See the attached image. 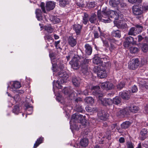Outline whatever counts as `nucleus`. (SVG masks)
Masks as SVG:
<instances>
[{"instance_id": "nucleus-38", "label": "nucleus", "mask_w": 148, "mask_h": 148, "mask_svg": "<svg viewBox=\"0 0 148 148\" xmlns=\"http://www.w3.org/2000/svg\"><path fill=\"white\" fill-rule=\"evenodd\" d=\"M126 40L129 43H131L132 44L136 43V41L134 40V38L131 36H129L126 38Z\"/></svg>"}, {"instance_id": "nucleus-8", "label": "nucleus", "mask_w": 148, "mask_h": 148, "mask_svg": "<svg viewBox=\"0 0 148 148\" xmlns=\"http://www.w3.org/2000/svg\"><path fill=\"white\" fill-rule=\"evenodd\" d=\"M103 66L97 67V74L98 77L100 78H104L106 77L107 74L105 70L103 69Z\"/></svg>"}, {"instance_id": "nucleus-50", "label": "nucleus", "mask_w": 148, "mask_h": 148, "mask_svg": "<svg viewBox=\"0 0 148 148\" xmlns=\"http://www.w3.org/2000/svg\"><path fill=\"white\" fill-rule=\"evenodd\" d=\"M70 90V89L68 88H64L63 90V92L64 93L65 95H69L70 94L69 91Z\"/></svg>"}, {"instance_id": "nucleus-54", "label": "nucleus", "mask_w": 148, "mask_h": 148, "mask_svg": "<svg viewBox=\"0 0 148 148\" xmlns=\"http://www.w3.org/2000/svg\"><path fill=\"white\" fill-rule=\"evenodd\" d=\"M26 110L27 111H30V113H28V112H27V114H32L33 110L32 108V107L27 106L26 108Z\"/></svg>"}, {"instance_id": "nucleus-15", "label": "nucleus", "mask_w": 148, "mask_h": 148, "mask_svg": "<svg viewBox=\"0 0 148 148\" xmlns=\"http://www.w3.org/2000/svg\"><path fill=\"white\" fill-rule=\"evenodd\" d=\"M109 114L104 111H100L98 114V117L101 120H105L108 116Z\"/></svg>"}, {"instance_id": "nucleus-44", "label": "nucleus", "mask_w": 148, "mask_h": 148, "mask_svg": "<svg viewBox=\"0 0 148 148\" xmlns=\"http://www.w3.org/2000/svg\"><path fill=\"white\" fill-rule=\"evenodd\" d=\"M44 38L45 40H47L49 42L50 41L53 42V39L52 38L51 35H46L45 36Z\"/></svg>"}, {"instance_id": "nucleus-17", "label": "nucleus", "mask_w": 148, "mask_h": 148, "mask_svg": "<svg viewBox=\"0 0 148 148\" xmlns=\"http://www.w3.org/2000/svg\"><path fill=\"white\" fill-rule=\"evenodd\" d=\"M72 82L75 86H78L81 83V80L79 77L74 76L72 78Z\"/></svg>"}, {"instance_id": "nucleus-9", "label": "nucleus", "mask_w": 148, "mask_h": 148, "mask_svg": "<svg viewBox=\"0 0 148 148\" xmlns=\"http://www.w3.org/2000/svg\"><path fill=\"white\" fill-rule=\"evenodd\" d=\"M107 13L110 17L111 18H114L115 20L121 18V16L119 15L118 13L113 10H110L107 12Z\"/></svg>"}, {"instance_id": "nucleus-42", "label": "nucleus", "mask_w": 148, "mask_h": 148, "mask_svg": "<svg viewBox=\"0 0 148 148\" xmlns=\"http://www.w3.org/2000/svg\"><path fill=\"white\" fill-rule=\"evenodd\" d=\"M95 5V1L89 2L87 3V6L88 8H90L94 7Z\"/></svg>"}, {"instance_id": "nucleus-1", "label": "nucleus", "mask_w": 148, "mask_h": 148, "mask_svg": "<svg viewBox=\"0 0 148 148\" xmlns=\"http://www.w3.org/2000/svg\"><path fill=\"white\" fill-rule=\"evenodd\" d=\"M94 95L98 97V101L104 106L112 105L113 104V100L110 99H103L102 98L103 94L102 92L99 90L100 87L99 86H94L91 89Z\"/></svg>"}, {"instance_id": "nucleus-22", "label": "nucleus", "mask_w": 148, "mask_h": 148, "mask_svg": "<svg viewBox=\"0 0 148 148\" xmlns=\"http://www.w3.org/2000/svg\"><path fill=\"white\" fill-rule=\"evenodd\" d=\"M49 18L50 20L54 24L58 23L60 21V19L55 16H50Z\"/></svg>"}, {"instance_id": "nucleus-14", "label": "nucleus", "mask_w": 148, "mask_h": 148, "mask_svg": "<svg viewBox=\"0 0 148 148\" xmlns=\"http://www.w3.org/2000/svg\"><path fill=\"white\" fill-rule=\"evenodd\" d=\"M72 67L74 69H77L79 68V61L76 58H74L72 61L70 62Z\"/></svg>"}, {"instance_id": "nucleus-41", "label": "nucleus", "mask_w": 148, "mask_h": 148, "mask_svg": "<svg viewBox=\"0 0 148 148\" xmlns=\"http://www.w3.org/2000/svg\"><path fill=\"white\" fill-rule=\"evenodd\" d=\"M12 86L15 88H18L21 87V85L19 82L15 81L13 82L12 84Z\"/></svg>"}, {"instance_id": "nucleus-12", "label": "nucleus", "mask_w": 148, "mask_h": 148, "mask_svg": "<svg viewBox=\"0 0 148 148\" xmlns=\"http://www.w3.org/2000/svg\"><path fill=\"white\" fill-rule=\"evenodd\" d=\"M130 112H131L130 107H127L122 110H120L116 115L117 116L121 115H128L129 114Z\"/></svg>"}, {"instance_id": "nucleus-47", "label": "nucleus", "mask_w": 148, "mask_h": 148, "mask_svg": "<svg viewBox=\"0 0 148 148\" xmlns=\"http://www.w3.org/2000/svg\"><path fill=\"white\" fill-rule=\"evenodd\" d=\"M19 107L17 106H15L13 110V112L15 114H18L19 112Z\"/></svg>"}, {"instance_id": "nucleus-36", "label": "nucleus", "mask_w": 148, "mask_h": 148, "mask_svg": "<svg viewBox=\"0 0 148 148\" xmlns=\"http://www.w3.org/2000/svg\"><path fill=\"white\" fill-rule=\"evenodd\" d=\"M131 112L133 113H135L137 112L138 110V107L136 106H133L130 107Z\"/></svg>"}, {"instance_id": "nucleus-58", "label": "nucleus", "mask_w": 148, "mask_h": 148, "mask_svg": "<svg viewBox=\"0 0 148 148\" xmlns=\"http://www.w3.org/2000/svg\"><path fill=\"white\" fill-rule=\"evenodd\" d=\"M60 41L59 40L58 41H56L55 42V45L57 49L58 48H60L58 46V45L60 43Z\"/></svg>"}, {"instance_id": "nucleus-31", "label": "nucleus", "mask_w": 148, "mask_h": 148, "mask_svg": "<svg viewBox=\"0 0 148 148\" xmlns=\"http://www.w3.org/2000/svg\"><path fill=\"white\" fill-rule=\"evenodd\" d=\"M80 144L81 146L86 147L88 145V140L86 138H83L80 141Z\"/></svg>"}, {"instance_id": "nucleus-32", "label": "nucleus", "mask_w": 148, "mask_h": 148, "mask_svg": "<svg viewBox=\"0 0 148 148\" xmlns=\"http://www.w3.org/2000/svg\"><path fill=\"white\" fill-rule=\"evenodd\" d=\"M97 19L96 15L95 14H93L89 18V20L91 23H95Z\"/></svg>"}, {"instance_id": "nucleus-19", "label": "nucleus", "mask_w": 148, "mask_h": 148, "mask_svg": "<svg viewBox=\"0 0 148 148\" xmlns=\"http://www.w3.org/2000/svg\"><path fill=\"white\" fill-rule=\"evenodd\" d=\"M85 52L86 54L90 55H91L92 51L91 46L89 44H86L85 45Z\"/></svg>"}, {"instance_id": "nucleus-40", "label": "nucleus", "mask_w": 148, "mask_h": 148, "mask_svg": "<svg viewBox=\"0 0 148 148\" xmlns=\"http://www.w3.org/2000/svg\"><path fill=\"white\" fill-rule=\"evenodd\" d=\"M130 52L133 53H137L139 51V49L138 48L134 47H130Z\"/></svg>"}, {"instance_id": "nucleus-23", "label": "nucleus", "mask_w": 148, "mask_h": 148, "mask_svg": "<svg viewBox=\"0 0 148 148\" xmlns=\"http://www.w3.org/2000/svg\"><path fill=\"white\" fill-rule=\"evenodd\" d=\"M139 86L140 87L148 88V83L143 79H142L139 82Z\"/></svg>"}, {"instance_id": "nucleus-56", "label": "nucleus", "mask_w": 148, "mask_h": 148, "mask_svg": "<svg viewBox=\"0 0 148 148\" xmlns=\"http://www.w3.org/2000/svg\"><path fill=\"white\" fill-rule=\"evenodd\" d=\"M77 112H84V110H83L82 108V106H79L77 108Z\"/></svg>"}, {"instance_id": "nucleus-21", "label": "nucleus", "mask_w": 148, "mask_h": 148, "mask_svg": "<svg viewBox=\"0 0 148 148\" xmlns=\"http://www.w3.org/2000/svg\"><path fill=\"white\" fill-rule=\"evenodd\" d=\"M93 62L96 64L100 65L102 64L103 61H102L101 58L97 56L94 57L93 58Z\"/></svg>"}, {"instance_id": "nucleus-57", "label": "nucleus", "mask_w": 148, "mask_h": 148, "mask_svg": "<svg viewBox=\"0 0 148 148\" xmlns=\"http://www.w3.org/2000/svg\"><path fill=\"white\" fill-rule=\"evenodd\" d=\"M127 148H134L133 144L131 142L127 143Z\"/></svg>"}, {"instance_id": "nucleus-30", "label": "nucleus", "mask_w": 148, "mask_h": 148, "mask_svg": "<svg viewBox=\"0 0 148 148\" xmlns=\"http://www.w3.org/2000/svg\"><path fill=\"white\" fill-rule=\"evenodd\" d=\"M82 67V73L85 75H87L88 73L89 69L88 66H87L85 65L82 66H81Z\"/></svg>"}, {"instance_id": "nucleus-6", "label": "nucleus", "mask_w": 148, "mask_h": 148, "mask_svg": "<svg viewBox=\"0 0 148 148\" xmlns=\"http://www.w3.org/2000/svg\"><path fill=\"white\" fill-rule=\"evenodd\" d=\"M135 26V28L132 27L131 28L128 32L129 35L135 36L142 32L143 27L142 26L136 25Z\"/></svg>"}, {"instance_id": "nucleus-3", "label": "nucleus", "mask_w": 148, "mask_h": 148, "mask_svg": "<svg viewBox=\"0 0 148 148\" xmlns=\"http://www.w3.org/2000/svg\"><path fill=\"white\" fill-rule=\"evenodd\" d=\"M107 12L106 10H102L101 12L100 10L98 11V18L101 21L105 23L110 22L111 20L109 18Z\"/></svg>"}, {"instance_id": "nucleus-26", "label": "nucleus", "mask_w": 148, "mask_h": 148, "mask_svg": "<svg viewBox=\"0 0 148 148\" xmlns=\"http://www.w3.org/2000/svg\"><path fill=\"white\" fill-rule=\"evenodd\" d=\"M120 3L119 0H110L109 1L110 5L113 7H116Z\"/></svg>"}, {"instance_id": "nucleus-48", "label": "nucleus", "mask_w": 148, "mask_h": 148, "mask_svg": "<svg viewBox=\"0 0 148 148\" xmlns=\"http://www.w3.org/2000/svg\"><path fill=\"white\" fill-rule=\"evenodd\" d=\"M141 8L143 9V12L145 11L148 10V3H144L143 5L140 6Z\"/></svg>"}, {"instance_id": "nucleus-16", "label": "nucleus", "mask_w": 148, "mask_h": 148, "mask_svg": "<svg viewBox=\"0 0 148 148\" xmlns=\"http://www.w3.org/2000/svg\"><path fill=\"white\" fill-rule=\"evenodd\" d=\"M123 20H121L119 21H118L116 24L114 23V24L119 28L121 29H125L127 28V26L126 23L123 22Z\"/></svg>"}, {"instance_id": "nucleus-5", "label": "nucleus", "mask_w": 148, "mask_h": 148, "mask_svg": "<svg viewBox=\"0 0 148 148\" xmlns=\"http://www.w3.org/2000/svg\"><path fill=\"white\" fill-rule=\"evenodd\" d=\"M84 118V116L78 113H76L72 115L70 122L76 123L79 122V123H81V124H82L83 126L84 127L85 125V121H83L82 122Z\"/></svg>"}, {"instance_id": "nucleus-27", "label": "nucleus", "mask_w": 148, "mask_h": 148, "mask_svg": "<svg viewBox=\"0 0 148 148\" xmlns=\"http://www.w3.org/2000/svg\"><path fill=\"white\" fill-rule=\"evenodd\" d=\"M131 124V122L129 121H126L121 124V128L123 129H127L130 126Z\"/></svg>"}, {"instance_id": "nucleus-49", "label": "nucleus", "mask_w": 148, "mask_h": 148, "mask_svg": "<svg viewBox=\"0 0 148 148\" xmlns=\"http://www.w3.org/2000/svg\"><path fill=\"white\" fill-rule=\"evenodd\" d=\"M116 48V47L113 44L111 43L109 47V49L110 51L112 52L114 51Z\"/></svg>"}, {"instance_id": "nucleus-29", "label": "nucleus", "mask_w": 148, "mask_h": 148, "mask_svg": "<svg viewBox=\"0 0 148 148\" xmlns=\"http://www.w3.org/2000/svg\"><path fill=\"white\" fill-rule=\"evenodd\" d=\"M36 14L37 18L39 21H40L42 19V12L41 10L39 9H37L36 10Z\"/></svg>"}, {"instance_id": "nucleus-25", "label": "nucleus", "mask_w": 148, "mask_h": 148, "mask_svg": "<svg viewBox=\"0 0 148 148\" xmlns=\"http://www.w3.org/2000/svg\"><path fill=\"white\" fill-rule=\"evenodd\" d=\"M111 34L112 36L120 38L121 37V32L119 30H113Z\"/></svg>"}, {"instance_id": "nucleus-63", "label": "nucleus", "mask_w": 148, "mask_h": 148, "mask_svg": "<svg viewBox=\"0 0 148 148\" xmlns=\"http://www.w3.org/2000/svg\"><path fill=\"white\" fill-rule=\"evenodd\" d=\"M76 4L79 7H82L84 6V4L81 3L79 2H77Z\"/></svg>"}, {"instance_id": "nucleus-13", "label": "nucleus", "mask_w": 148, "mask_h": 148, "mask_svg": "<svg viewBox=\"0 0 148 148\" xmlns=\"http://www.w3.org/2000/svg\"><path fill=\"white\" fill-rule=\"evenodd\" d=\"M119 95L123 99L125 100H127L130 98V95L129 91H123L120 92Z\"/></svg>"}, {"instance_id": "nucleus-24", "label": "nucleus", "mask_w": 148, "mask_h": 148, "mask_svg": "<svg viewBox=\"0 0 148 148\" xmlns=\"http://www.w3.org/2000/svg\"><path fill=\"white\" fill-rule=\"evenodd\" d=\"M68 42L69 45L72 47H74L77 43V42L75 39L71 37H69Z\"/></svg>"}, {"instance_id": "nucleus-60", "label": "nucleus", "mask_w": 148, "mask_h": 148, "mask_svg": "<svg viewBox=\"0 0 148 148\" xmlns=\"http://www.w3.org/2000/svg\"><path fill=\"white\" fill-rule=\"evenodd\" d=\"M108 40L110 42V44L111 43L113 44L116 41V40L114 38H109L108 39Z\"/></svg>"}, {"instance_id": "nucleus-53", "label": "nucleus", "mask_w": 148, "mask_h": 148, "mask_svg": "<svg viewBox=\"0 0 148 148\" xmlns=\"http://www.w3.org/2000/svg\"><path fill=\"white\" fill-rule=\"evenodd\" d=\"M137 88L135 85L132 86V91L133 93L136 92L137 91Z\"/></svg>"}, {"instance_id": "nucleus-7", "label": "nucleus", "mask_w": 148, "mask_h": 148, "mask_svg": "<svg viewBox=\"0 0 148 148\" xmlns=\"http://www.w3.org/2000/svg\"><path fill=\"white\" fill-rule=\"evenodd\" d=\"M139 60L138 59H133L128 65V67L130 69L135 70L139 66Z\"/></svg>"}, {"instance_id": "nucleus-37", "label": "nucleus", "mask_w": 148, "mask_h": 148, "mask_svg": "<svg viewBox=\"0 0 148 148\" xmlns=\"http://www.w3.org/2000/svg\"><path fill=\"white\" fill-rule=\"evenodd\" d=\"M90 60L89 59L86 58H83L82 60V63L81 64V66H82L85 65L87 66H88V64L90 62Z\"/></svg>"}, {"instance_id": "nucleus-34", "label": "nucleus", "mask_w": 148, "mask_h": 148, "mask_svg": "<svg viewBox=\"0 0 148 148\" xmlns=\"http://www.w3.org/2000/svg\"><path fill=\"white\" fill-rule=\"evenodd\" d=\"M44 29L45 31L50 33H52L53 30V27L50 25L45 26L44 27Z\"/></svg>"}, {"instance_id": "nucleus-43", "label": "nucleus", "mask_w": 148, "mask_h": 148, "mask_svg": "<svg viewBox=\"0 0 148 148\" xmlns=\"http://www.w3.org/2000/svg\"><path fill=\"white\" fill-rule=\"evenodd\" d=\"M142 51L144 52H147L148 50V45L144 44L141 48Z\"/></svg>"}, {"instance_id": "nucleus-20", "label": "nucleus", "mask_w": 148, "mask_h": 148, "mask_svg": "<svg viewBox=\"0 0 148 148\" xmlns=\"http://www.w3.org/2000/svg\"><path fill=\"white\" fill-rule=\"evenodd\" d=\"M73 28L77 34H79L82 28V26L79 24H74L73 26Z\"/></svg>"}, {"instance_id": "nucleus-51", "label": "nucleus", "mask_w": 148, "mask_h": 148, "mask_svg": "<svg viewBox=\"0 0 148 148\" xmlns=\"http://www.w3.org/2000/svg\"><path fill=\"white\" fill-rule=\"evenodd\" d=\"M88 91L87 89H86L84 90L83 92L80 91V92H79L78 93L80 94H83L85 95H88Z\"/></svg>"}, {"instance_id": "nucleus-11", "label": "nucleus", "mask_w": 148, "mask_h": 148, "mask_svg": "<svg viewBox=\"0 0 148 148\" xmlns=\"http://www.w3.org/2000/svg\"><path fill=\"white\" fill-rule=\"evenodd\" d=\"M101 87L103 89L108 90L113 88L114 86L112 83L107 82L102 83L101 85Z\"/></svg>"}, {"instance_id": "nucleus-59", "label": "nucleus", "mask_w": 148, "mask_h": 148, "mask_svg": "<svg viewBox=\"0 0 148 148\" xmlns=\"http://www.w3.org/2000/svg\"><path fill=\"white\" fill-rule=\"evenodd\" d=\"M103 42L104 45L106 47H107L109 46V44L108 43V42L106 40H103Z\"/></svg>"}, {"instance_id": "nucleus-4", "label": "nucleus", "mask_w": 148, "mask_h": 148, "mask_svg": "<svg viewBox=\"0 0 148 148\" xmlns=\"http://www.w3.org/2000/svg\"><path fill=\"white\" fill-rule=\"evenodd\" d=\"M55 6V3L53 1H49L46 3L45 7V3L41 2L40 5V7L44 13H46L45 9L47 11H50L53 10Z\"/></svg>"}, {"instance_id": "nucleus-61", "label": "nucleus", "mask_w": 148, "mask_h": 148, "mask_svg": "<svg viewBox=\"0 0 148 148\" xmlns=\"http://www.w3.org/2000/svg\"><path fill=\"white\" fill-rule=\"evenodd\" d=\"M143 39L141 35H138V41L139 42L141 41Z\"/></svg>"}, {"instance_id": "nucleus-46", "label": "nucleus", "mask_w": 148, "mask_h": 148, "mask_svg": "<svg viewBox=\"0 0 148 148\" xmlns=\"http://www.w3.org/2000/svg\"><path fill=\"white\" fill-rule=\"evenodd\" d=\"M93 33L94 34V38H98L100 36H102L99 34L97 31L96 30H94L93 32Z\"/></svg>"}, {"instance_id": "nucleus-64", "label": "nucleus", "mask_w": 148, "mask_h": 148, "mask_svg": "<svg viewBox=\"0 0 148 148\" xmlns=\"http://www.w3.org/2000/svg\"><path fill=\"white\" fill-rule=\"evenodd\" d=\"M145 112L147 113H148V105H147L145 108Z\"/></svg>"}, {"instance_id": "nucleus-45", "label": "nucleus", "mask_w": 148, "mask_h": 148, "mask_svg": "<svg viewBox=\"0 0 148 148\" xmlns=\"http://www.w3.org/2000/svg\"><path fill=\"white\" fill-rule=\"evenodd\" d=\"M125 85V83L124 82H121L117 85V88L120 90Z\"/></svg>"}, {"instance_id": "nucleus-2", "label": "nucleus", "mask_w": 148, "mask_h": 148, "mask_svg": "<svg viewBox=\"0 0 148 148\" xmlns=\"http://www.w3.org/2000/svg\"><path fill=\"white\" fill-rule=\"evenodd\" d=\"M57 76L58 79L56 83L53 81V87L56 86L58 88L60 89L62 88L61 85L66 82L69 75L66 72L61 71L58 73Z\"/></svg>"}, {"instance_id": "nucleus-62", "label": "nucleus", "mask_w": 148, "mask_h": 148, "mask_svg": "<svg viewBox=\"0 0 148 148\" xmlns=\"http://www.w3.org/2000/svg\"><path fill=\"white\" fill-rule=\"evenodd\" d=\"M119 142L121 143H123L125 141L124 139L123 138L121 137L119 139Z\"/></svg>"}, {"instance_id": "nucleus-33", "label": "nucleus", "mask_w": 148, "mask_h": 148, "mask_svg": "<svg viewBox=\"0 0 148 148\" xmlns=\"http://www.w3.org/2000/svg\"><path fill=\"white\" fill-rule=\"evenodd\" d=\"M43 138V137H40L36 141L35 143L34 144V148H36L40 144L42 143Z\"/></svg>"}, {"instance_id": "nucleus-18", "label": "nucleus", "mask_w": 148, "mask_h": 148, "mask_svg": "<svg viewBox=\"0 0 148 148\" xmlns=\"http://www.w3.org/2000/svg\"><path fill=\"white\" fill-rule=\"evenodd\" d=\"M148 131L147 129H143L141 131L140 133V137L142 140H144L147 136Z\"/></svg>"}, {"instance_id": "nucleus-28", "label": "nucleus", "mask_w": 148, "mask_h": 148, "mask_svg": "<svg viewBox=\"0 0 148 148\" xmlns=\"http://www.w3.org/2000/svg\"><path fill=\"white\" fill-rule=\"evenodd\" d=\"M88 15L86 13H84L83 16L82 22L84 25H86L88 21Z\"/></svg>"}, {"instance_id": "nucleus-39", "label": "nucleus", "mask_w": 148, "mask_h": 148, "mask_svg": "<svg viewBox=\"0 0 148 148\" xmlns=\"http://www.w3.org/2000/svg\"><path fill=\"white\" fill-rule=\"evenodd\" d=\"M85 100L86 102L91 104H92L94 103L93 99L91 97H86Z\"/></svg>"}, {"instance_id": "nucleus-52", "label": "nucleus", "mask_w": 148, "mask_h": 148, "mask_svg": "<svg viewBox=\"0 0 148 148\" xmlns=\"http://www.w3.org/2000/svg\"><path fill=\"white\" fill-rule=\"evenodd\" d=\"M128 1L129 2L133 3L136 2L141 3L142 0H128Z\"/></svg>"}, {"instance_id": "nucleus-55", "label": "nucleus", "mask_w": 148, "mask_h": 148, "mask_svg": "<svg viewBox=\"0 0 148 148\" xmlns=\"http://www.w3.org/2000/svg\"><path fill=\"white\" fill-rule=\"evenodd\" d=\"M85 109L86 111L88 112H91L93 111V110L91 107L88 106H87L86 107Z\"/></svg>"}, {"instance_id": "nucleus-10", "label": "nucleus", "mask_w": 148, "mask_h": 148, "mask_svg": "<svg viewBox=\"0 0 148 148\" xmlns=\"http://www.w3.org/2000/svg\"><path fill=\"white\" fill-rule=\"evenodd\" d=\"M133 14L135 15H138L141 14L143 12V9L140 6L134 5L132 8Z\"/></svg>"}, {"instance_id": "nucleus-35", "label": "nucleus", "mask_w": 148, "mask_h": 148, "mask_svg": "<svg viewBox=\"0 0 148 148\" xmlns=\"http://www.w3.org/2000/svg\"><path fill=\"white\" fill-rule=\"evenodd\" d=\"M121 99L120 98L118 97H116L113 99V103H114L118 105L121 102Z\"/></svg>"}]
</instances>
